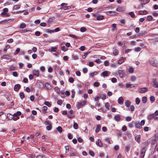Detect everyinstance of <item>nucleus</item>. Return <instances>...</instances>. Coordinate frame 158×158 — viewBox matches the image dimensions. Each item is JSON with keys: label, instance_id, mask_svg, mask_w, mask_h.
I'll return each instance as SVG.
<instances>
[{"label": "nucleus", "instance_id": "63", "mask_svg": "<svg viewBox=\"0 0 158 158\" xmlns=\"http://www.w3.org/2000/svg\"><path fill=\"white\" fill-rule=\"evenodd\" d=\"M74 81V79L72 77H70L69 79V81L71 83H73Z\"/></svg>", "mask_w": 158, "mask_h": 158}, {"label": "nucleus", "instance_id": "8", "mask_svg": "<svg viewBox=\"0 0 158 158\" xmlns=\"http://www.w3.org/2000/svg\"><path fill=\"white\" fill-rule=\"evenodd\" d=\"M140 4L139 6V8L140 9H142L143 6V5L148 3L149 2L148 1H141Z\"/></svg>", "mask_w": 158, "mask_h": 158}, {"label": "nucleus", "instance_id": "25", "mask_svg": "<svg viewBox=\"0 0 158 158\" xmlns=\"http://www.w3.org/2000/svg\"><path fill=\"white\" fill-rule=\"evenodd\" d=\"M102 75L103 77L108 76V73L107 71H105L103 72L102 73Z\"/></svg>", "mask_w": 158, "mask_h": 158}, {"label": "nucleus", "instance_id": "35", "mask_svg": "<svg viewBox=\"0 0 158 158\" xmlns=\"http://www.w3.org/2000/svg\"><path fill=\"white\" fill-rule=\"evenodd\" d=\"M45 32L48 33H51L54 32V31L50 29H47L45 30Z\"/></svg>", "mask_w": 158, "mask_h": 158}, {"label": "nucleus", "instance_id": "4", "mask_svg": "<svg viewBox=\"0 0 158 158\" xmlns=\"http://www.w3.org/2000/svg\"><path fill=\"white\" fill-rule=\"evenodd\" d=\"M149 62L152 66L155 67H157V62L154 58H152L150 59L149 61Z\"/></svg>", "mask_w": 158, "mask_h": 158}, {"label": "nucleus", "instance_id": "10", "mask_svg": "<svg viewBox=\"0 0 158 158\" xmlns=\"http://www.w3.org/2000/svg\"><path fill=\"white\" fill-rule=\"evenodd\" d=\"M13 19H7L4 20L0 21V23H8L13 21Z\"/></svg>", "mask_w": 158, "mask_h": 158}, {"label": "nucleus", "instance_id": "62", "mask_svg": "<svg viewBox=\"0 0 158 158\" xmlns=\"http://www.w3.org/2000/svg\"><path fill=\"white\" fill-rule=\"evenodd\" d=\"M68 50V48H66L64 46H63L61 48V50L65 52L67 51Z\"/></svg>", "mask_w": 158, "mask_h": 158}, {"label": "nucleus", "instance_id": "43", "mask_svg": "<svg viewBox=\"0 0 158 158\" xmlns=\"http://www.w3.org/2000/svg\"><path fill=\"white\" fill-rule=\"evenodd\" d=\"M78 125L77 123H74L73 125V128L75 129H77L78 128Z\"/></svg>", "mask_w": 158, "mask_h": 158}, {"label": "nucleus", "instance_id": "12", "mask_svg": "<svg viewBox=\"0 0 158 158\" xmlns=\"http://www.w3.org/2000/svg\"><path fill=\"white\" fill-rule=\"evenodd\" d=\"M126 60L125 57H122L118 60V63L119 64H121L123 63Z\"/></svg>", "mask_w": 158, "mask_h": 158}, {"label": "nucleus", "instance_id": "31", "mask_svg": "<svg viewBox=\"0 0 158 158\" xmlns=\"http://www.w3.org/2000/svg\"><path fill=\"white\" fill-rule=\"evenodd\" d=\"M105 107L108 110L110 109V104L108 102H106L105 104Z\"/></svg>", "mask_w": 158, "mask_h": 158}, {"label": "nucleus", "instance_id": "61", "mask_svg": "<svg viewBox=\"0 0 158 158\" xmlns=\"http://www.w3.org/2000/svg\"><path fill=\"white\" fill-rule=\"evenodd\" d=\"M150 99L151 101L152 102H153L155 100V98L153 96H150Z\"/></svg>", "mask_w": 158, "mask_h": 158}, {"label": "nucleus", "instance_id": "39", "mask_svg": "<svg viewBox=\"0 0 158 158\" xmlns=\"http://www.w3.org/2000/svg\"><path fill=\"white\" fill-rule=\"evenodd\" d=\"M48 109V108L46 106H44L42 107V110L44 111V113H46V110Z\"/></svg>", "mask_w": 158, "mask_h": 158}, {"label": "nucleus", "instance_id": "34", "mask_svg": "<svg viewBox=\"0 0 158 158\" xmlns=\"http://www.w3.org/2000/svg\"><path fill=\"white\" fill-rule=\"evenodd\" d=\"M128 14L131 16L133 18L135 17V15L133 12H129Z\"/></svg>", "mask_w": 158, "mask_h": 158}, {"label": "nucleus", "instance_id": "52", "mask_svg": "<svg viewBox=\"0 0 158 158\" xmlns=\"http://www.w3.org/2000/svg\"><path fill=\"white\" fill-rule=\"evenodd\" d=\"M90 52H88L85 53L84 55H83L82 56V58L83 59H85L86 57V56L89 54V53Z\"/></svg>", "mask_w": 158, "mask_h": 158}, {"label": "nucleus", "instance_id": "44", "mask_svg": "<svg viewBox=\"0 0 158 158\" xmlns=\"http://www.w3.org/2000/svg\"><path fill=\"white\" fill-rule=\"evenodd\" d=\"M20 51V49L19 48H17L14 54L15 55H17L19 52Z\"/></svg>", "mask_w": 158, "mask_h": 158}, {"label": "nucleus", "instance_id": "47", "mask_svg": "<svg viewBox=\"0 0 158 158\" xmlns=\"http://www.w3.org/2000/svg\"><path fill=\"white\" fill-rule=\"evenodd\" d=\"M86 28L85 27H82L80 28V31L81 32H84L86 31Z\"/></svg>", "mask_w": 158, "mask_h": 158}, {"label": "nucleus", "instance_id": "50", "mask_svg": "<svg viewBox=\"0 0 158 158\" xmlns=\"http://www.w3.org/2000/svg\"><path fill=\"white\" fill-rule=\"evenodd\" d=\"M69 36L70 37H71L73 38H75L76 39H77L78 38V36H76L75 35L73 34H70L69 35Z\"/></svg>", "mask_w": 158, "mask_h": 158}, {"label": "nucleus", "instance_id": "46", "mask_svg": "<svg viewBox=\"0 0 158 158\" xmlns=\"http://www.w3.org/2000/svg\"><path fill=\"white\" fill-rule=\"evenodd\" d=\"M117 10L118 11H122L123 10V8L121 7H118L117 8Z\"/></svg>", "mask_w": 158, "mask_h": 158}, {"label": "nucleus", "instance_id": "38", "mask_svg": "<svg viewBox=\"0 0 158 158\" xmlns=\"http://www.w3.org/2000/svg\"><path fill=\"white\" fill-rule=\"evenodd\" d=\"M57 131L60 133H61L62 131V128L60 127L59 126L57 128Z\"/></svg>", "mask_w": 158, "mask_h": 158}, {"label": "nucleus", "instance_id": "6", "mask_svg": "<svg viewBox=\"0 0 158 158\" xmlns=\"http://www.w3.org/2000/svg\"><path fill=\"white\" fill-rule=\"evenodd\" d=\"M152 84L153 87L156 88H158V83L157 82L156 79L153 78L152 79Z\"/></svg>", "mask_w": 158, "mask_h": 158}, {"label": "nucleus", "instance_id": "59", "mask_svg": "<svg viewBox=\"0 0 158 158\" xmlns=\"http://www.w3.org/2000/svg\"><path fill=\"white\" fill-rule=\"evenodd\" d=\"M20 6L19 5H15L14 6V8L15 9H18L20 8Z\"/></svg>", "mask_w": 158, "mask_h": 158}, {"label": "nucleus", "instance_id": "57", "mask_svg": "<svg viewBox=\"0 0 158 158\" xmlns=\"http://www.w3.org/2000/svg\"><path fill=\"white\" fill-rule=\"evenodd\" d=\"M89 154L92 156H94V153L92 151H89Z\"/></svg>", "mask_w": 158, "mask_h": 158}, {"label": "nucleus", "instance_id": "48", "mask_svg": "<svg viewBox=\"0 0 158 158\" xmlns=\"http://www.w3.org/2000/svg\"><path fill=\"white\" fill-rule=\"evenodd\" d=\"M113 55L114 56H116L118 54V50L117 49H115L114 51L113 52Z\"/></svg>", "mask_w": 158, "mask_h": 158}, {"label": "nucleus", "instance_id": "55", "mask_svg": "<svg viewBox=\"0 0 158 158\" xmlns=\"http://www.w3.org/2000/svg\"><path fill=\"white\" fill-rule=\"evenodd\" d=\"M128 72L130 73H133L134 72V69L132 67L130 68L128 70Z\"/></svg>", "mask_w": 158, "mask_h": 158}, {"label": "nucleus", "instance_id": "1", "mask_svg": "<svg viewBox=\"0 0 158 158\" xmlns=\"http://www.w3.org/2000/svg\"><path fill=\"white\" fill-rule=\"evenodd\" d=\"M156 116H158V110H156L153 114L149 115L148 117V119L149 120H151L152 118H154L157 120L158 119V117H157Z\"/></svg>", "mask_w": 158, "mask_h": 158}, {"label": "nucleus", "instance_id": "36", "mask_svg": "<svg viewBox=\"0 0 158 158\" xmlns=\"http://www.w3.org/2000/svg\"><path fill=\"white\" fill-rule=\"evenodd\" d=\"M72 58L74 60H77L78 59V57L77 56L73 54L72 56Z\"/></svg>", "mask_w": 158, "mask_h": 158}, {"label": "nucleus", "instance_id": "9", "mask_svg": "<svg viewBox=\"0 0 158 158\" xmlns=\"http://www.w3.org/2000/svg\"><path fill=\"white\" fill-rule=\"evenodd\" d=\"M148 91V89L146 87H143L140 88L138 90V92L140 93H143Z\"/></svg>", "mask_w": 158, "mask_h": 158}, {"label": "nucleus", "instance_id": "41", "mask_svg": "<svg viewBox=\"0 0 158 158\" xmlns=\"http://www.w3.org/2000/svg\"><path fill=\"white\" fill-rule=\"evenodd\" d=\"M140 101L138 98H136L135 100V103L137 105H139L140 103Z\"/></svg>", "mask_w": 158, "mask_h": 158}, {"label": "nucleus", "instance_id": "22", "mask_svg": "<svg viewBox=\"0 0 158 158\" xmlns=\"http://www.w3.org/2000/svg\"><path fill=\"white\" fill-rule=\"evenodd\" d=\"M33 73L34 75L39 77V72L38 70H34L33 71Z\"/></svg>", "mask_w": 158, "mask_h": 158}, {"label": "nucleus", "instance_id": "45", "mask_svg": "<svg viewBox=\"0 0 158 158\" xmlns=\"http://www.w3.org/2000/svg\"><path fill=\"white\" fill-rule=\"evenodd\" d=\"M98 74V73L97 72L95 71L93 73H90V76L92 77H93L95 75H96Z\"/></svg>", "mask_w": 158, "mask_h": 158}, {"label": "nucleus", "instance_id": "21", "mask_svg": "<svg viewBox=\"0 0 158 158\" xmlns=\"http://www.w3.org/2000/svg\"><path fill=\"white\" fill-rule=\"evenodd\" d=\"M57 48L56 47H51V49L49 50V51L50 52H56V49Z\"/></svg>", "mask_w": 158, "mask_h": 158}, {"label": "nucleus", "instance_id": "15", "mask_svg": "<svg viewBox=\"0 0 158 158\" xmlns=\"http://www.w3.org/2000/svg\"><path fill=\"white\" fill-rule=\"evenodd\" d=\"M120 115L118 114H117L114 116V118L116 121H119L120 120Z\"/></svg>", "mask_w": 158, "mask_h": 158}, {"label": "nucleus", "instance_id": "33", "mask_svg": "<svg viewBox=\"0 0 158 158\" xmlns=\"http://www.w3.org/2000/svg\"><path fill=\"white\" fill-rule=\"evenodd\" d=\"M54 90L57 93L59 94L60 92V89L59 88L57 87H56L54 88Z\"/></svg>", "mask_w": 158, "mask_h": 158}, {"label": "nucleus", "instance_id": "3", "mask_svg": "<svg viewBox=\"0 0 158 158\" xmlns=\"http://www.w3.org/2000/svg\"><path fill=\"white\" fill-rule=\"evenodd\" d=\"M68 5V3H63L61 4V6H62L60 8L61 10L63 9L64 10H67L70 9L71 8L72 6H66Z\"/></svg>", "mask_w": 158, "mask_h": 158}, {"label": "nucleus", "instance_id": "23", "mask_svg": "<svg viewBox=\"0 0 158 158\" xmlns=\"http://www.w3.org/2000/svg\"><path fill=\"white\" fill-rule=\"evenodd\" d=\"M101 129V126L100 125L98 124L97 126L96 129L95 130V132L96 133L98 132Z\"/></svg>", "mask_w": 158, "mask_h": 158}, {"label": "nucleus", "instance_id": "7", "mask_svg": "<svg viewBox=\"0 0 158 158\" xmlns=\"http://www.w3.org/2000/svg\"><path fill=\"white\" fill-rule=\"evenodd\" d=\"M147 150V148L146 147L143 148L141 151V155L140 156L142 158H143L144 156L145 153L146 151Z\"/></svg>", "mask_w": 158, "mask_h": 158}, {"label": "nucleus", "instance_id": "60", "mask_svg": "<svg viewBox=\"0 0 158 158\" xmlns=\"http://www.w3.org/2000/svg\"><path fill=\"white\" fill-rule=\"evenodd\" d=\"M135 109V107L134 106L132 105L131 106H130V110L132 111L133 112L134 111Z\"/></svg>", "mask_w": 158, "mask_h": 158}, {"label": "nucleus", "instance_id": "17", "mask_svg": "<svg viewBox=\"0 0 158 158\" xmlns=\"http://www.w3.org/2000/svg\"><path fill=\"white\" fill-rule=\"evenodd\" d=\"M124 100L123 98L122 97H121L119 98L118 100V102L119 104L123 103V102Z\"/></svg>", "mask_w": 158, "mask_h": 158}, {"label": "nucleus", "instance_id": "29", "mask_svg": "<svg viewBox=\"0 0 158 158\" xmlns=\"http://www.w3.org/2000/svg\"><path fill=\"white\" fill-rule=\"evenodd\" d=\"M14 114H15V115L18 118V119H19V116L21 115V113L20 111H18L16 113H15Z\"/></svg>", "mask_w": 158, "mask_h": 158}, {"label": "nucleus", "instance_id": "18", "mask_svg": "<svg viewBox=\"0 0 158 158\" xmlns=\"http://www.w3.org/2000/svg\"><path fill=\"white\" fill-rule=\"evenodd\" d=\"M140 135H139L135 136V140L138 143H139L140 141Z\"/></svg>", "mask_w": 158, "mask_h": 158}, {"label": "nucleus", "instance_id": "27", "mask_svg": "<svg viewBox=\"0 0 158 158\" xmlns=\"http://www.w3.org/2000/svg\"><path fill=\"white\" fill-rule=\"evenodd\" d=\"M45 87L47 89H50L51 88V86L48 83H46L45 84Z\"/></svg>", "mask_w": 158, "mask_h": 158}, {"label": "nucleus", "instance_id": "53", "mask_svg": "<svg viewBox=\"0 0 158 158\" xmlns=\"http://www.w3.org/2000/svg\"><path fill=\"white\" fill-rule=\"evenodd\" d=\"M152 19V17L151 15H149L147 17V19L148 21H151Z\"/></svg>", "mask_w": 158, "mask_h": 158}, {"label": "nucleus", "instance_id": "11", "mask_svg": "<svg viewBox=\"0 0 158 158\" xmlns=\"http://www.w3.org/2000/svg\"><path fill=\"white\" fill-rule=\"evenodd\" d=\"M21 87L20 85L19 84H17L14 86V89L16 91H18Z\"/></svg>", "mask_w": 158, "mask_h": 158}, {"label": "nucleus", "instance_id": "2", "mask_svg": "<svg viewBox=\"0 0 158 158\" xmlns=\"http://www.w3.org/2000/svg\"><path fill=\"white\" fill-rule=\"evenodd\" d=\"M7 117L9 120L13 119L14 121H16L18 119V118L15 115V114L13 115L10 113H8L7 114Z\"/></svg>", "mask_w": 158, "mask_h": 158}, {"label": "nucleus", "instance_id": "20", "mask_svg": "<svg viewBox=\"0 0 158 158\" xmlns=\"http://www.w3.org/2000/svg\"><path fill=\"white\" fill-rule=\"evenodd\" d=\"M112 31H115V32L116 31V24L115 23L113 24L112 25Z\"/></svg>", "mask_w": 158, "mask_h": 158}, {"label": "nucleus", "instance_id": "5", "mask_svg": "<svg viewBox=\"0 0 158 158\" xmlns=\"http://www.w3.org/2000/svg\"><path fill=\"white\" fill-rule=\"evenodd\" d=\"M86 103V102L85 101H81L80 102H78L77 105V108L79 109L81 107L85 105Z\"/></svg>", "mask_w": 158, "mask_h": 158}, {"label": "nucleus", "instance_id": "14", "mask_svg": "<svg viewBox=\"0 0 158 158\" xmlns=\"http://www.w3.org/2000/svg\"><path fill=\"white\" fill-rule=\"evenodd\" d=\"M118 73L119 74L120 77L121 78L123 77L125 74V73L123 72L122 70H119L118 71Z\"/></svg>", "mask_w": 158, "mask_h": 158}, {"label": "nucleus", "instance_id": "30", "mask_svg": "<svg viewBox=\"0 0 158 158\" xmlns=\"http://www.w3.org/2000/svg\"><path fill=\"white\" fill-rule=\"evenodd\" d=\"M125 105L127 107H129L131 104L127 100H125Z\"/></svg>", "mask_w": 158, "mask_h": 158}, {"label": "nucleus", "instance_id": "54", "mask_svg": "<svg viewBox=\"0 0 158 158\" xmlns=\"http://www.w3.org/2000/svg\"><path fill=\"white\" fill-rule=\"evenodd\" d=\"M52 124L46 127V129L48 130H50L52 129Z\"/></svg>", "mask_w": 158, "mask_h": 158}, {"label": "nucleus", "instance_id": "56", "mask_svg": "<svg viewBox=\"0 0 158 158\" xmlns=\"http://www.w3.org/2000/svg\"><path fill=\"white\" fill-rule=\"evenodd\" d=\"M75 92L74 90H72V98H73L75 97Z\"/></svg>", "mask_w": 158, "mask_h": 158}, {"label": "nucleus", "instance_id": "26", "mask_svg": "<svg viewBox=\"0 0 158 158\" xmlns=\"http://www.w3.org/2000/svg\"><path fill=\"white\" fill-rule=\"evenodd\" d=\"M104 18V16L103 15H99L97 17V19L98 20H102Z\"/></svg>", "mask_w": 158, "mask_h": 158}, {"label": "nucleus", "instance_id": "24", "mask_svg": "<svg viewBox=\"0 0 158 158\" xmlns=\"http://www.w3.org/2000/svg\"><path fill=\"white\" fill-rule=\"evenodd\" d=\"M126 87L127 88L134 87H135V85L134 84L128 83L126 85Z\"/></svg>", "mask_w": 158, "mask_h": 158}, {"label": "nucleus", "instance_id": "49", "mask_svg": "<svg viewBox=\"0 0 158 158\" xmlns=\"http://www.w3.org/2000/svg\"><path fill=\"white\" fill-rule=\"evenodd\" d=\"M125 119L127 121L129 122L131 120V118L129 116H127L126 117Z\"/></svg>", "mask_w": 158, "mask_h": 158}, {"label": "nucleus", "instance_id": "28", "mask_svg": "<svg viewBox=\"0 0 158 158\" xmlns=\"http://www.w3.org/2000/svg\"><path fill=\"white\" fill-rule=\"evenodd\" d=\"M44 104L45 105L48 106L49 107H51V104L50 103V102L48 101H45V102H44Z\"/></svg>", "mask_w": 158, "mask_h": 158}, {"label": "nucleus", "instance_id": "16", "mask_svg": "<svg viewBox=\"0 0 158 158\" xmlns=\"http://www.w3.org/2000/svg\"><path fill=\"white\" fill-rule=\"evenodd\" d=\"M148 13V12L146 10H140L139 11L138 14L139 15H146Z\"/></svg>", "mask_w": 158, "mask_h": 158}, {"label": "nucleus", "instance_id": "32", "mask_svg": "<svg viewBox=\"0 0 158 158\" xmlns=\"http://www.w3.org/2000/svg\"><path fill=\"white\" fill-rule=\"evenodd\" d=\"M147 98L146 97L144 96L142 98V102L143 103H145L147 102Z\"/></svg>", "mask_w": 158, "mask_h": 158}, {"label": "nucleus", "instance_id": "13", "mask_svg": "<svg viewBox=\"0 0 158 158\" xmlns=\"http://www.w3.org/2000/svg\"><path fill=\"white\" fill-rule=\"evenodd\" d=\"M96 144L100 147H102L103 145V144L100 139H98L96 143Z\"/></svg>", "mask_w": 158, "mask_h": 158}, {"label": "nucleus", "instance_id": "51", "mask_svg": "<svg viewBox=\"0 0 158 158\" xmlns=\"http://www.w3.org/2000/svg\"><path fill=\"white\" fill-rule=\"evenodd\" d=\"M141 50V48L139 47H137L135 48V50L136 52H138L140 51Z\"/></svg>", "mask_w": 158, "mask_h": 158}, {"label": "nucleus", "instance_id": "37", "mask_svg": "<svg viewBox=\"0 0 158 158\" xmlns=\"http://www.w3.org/2000/svg\"><path fill=\"white\" fill-rule=\"evenodd\" d=\"M26 27V24L24 23H21L20 26V27L22 29L24 28H25Z\"/></svg>", "mask_w": 158, "mask_h": 158}, {"label": "nucleus", "instance_id": "42", "mask_svg": "<svg viewBox=\"0 0 158 158\" xmlns=\"http://www.w3.org/2000/svg\"><path fill=\"white\" fill-rule=\"evenodd\" d=\"M65 152L68 153L69 151V147L68 146L65 147Z\"/></svg>", "mask_w": 158, "mask_h": 158}, {"label": "nucleus", "instance_id": "19", "mask_svg": "<svg viewBox=\"0 0 158 158\" xmlns=\"http://www.w3.org/2000/svg\"><path fill=\"white\" fill-rule=\"evenodd\" d=\"M135 127L138 128L140 129L142 128L139 122H136L135 123Z\"/></svg>", "mask_w": 158, "mask_h": 158}, {"label": "nucleus", "instance_id": "58", "mask_svg": "<svg viewBox=\"0 0 158 158\" xmlns=\"http://www.w3.org/2000/svg\"><path fill=\"white\" fill-rule=\"evenodd\" d=\"M77 153L76 152H73V153L70 154V156H76L77 155Z\"/></svg>", "mask_w": 158, "mask_h": 158}, {"label": "nucleus", "instance_id": "40", "mask_svg": "<svg viewBox=\"0 0 158 158\" xmlns=\"http://www.w3.org/2000/svg\"><path fill=\"white\" fill-rule=\"evenodd\" d=\"M20 98L21 99H23L25 97V95L23 93V92H20Z\"/></svg>", "mask_w": 158, "mask_h": 158}, {"label": "nucleus", "instance_id": "64", "mask_svg": "<svg viewBox=\"0 0 158 158\" xmlns=\"http://www.w3.org/2000/svg\"><path fill=\"white\" fill-rule=\"evenodd\" d=\"M62 101L61 100H58L57 102V104L60 105H61L62 104Z\"/></svg>", "mask_w": 158, "mask_h": 158}]
</instances>
